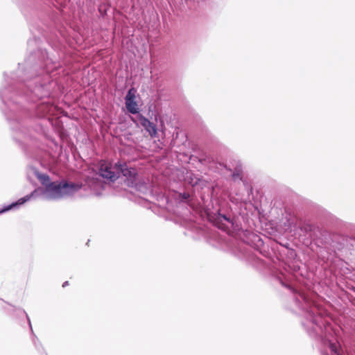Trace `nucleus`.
Here are the masks:
<instances>
[{"instance_id": "f257e3e1", "label": "nucleus", "mask_w": 355, "mask_h": 355, "mask_svg": "<svg viewBox=\"0 0 355 355\" xmlns=\"http://www.w3.org/2000/svg\"><path fill=\"white\" fill-rule=\"evenodd\" d=\"M35 177L40 183L44 186V188L39 187L35 189L29 195L18 200L20 205L28 201L32 198L41 197L44 200H58L67 196L73 195L81 189L82 184L72 182L55 183L51 181L49 176L46 173H42L37 170L34 171Z\"/></svg>"}, {"instance_id": "f03ea898", "label": "nucleus", "mask_w": 355, "mask_h": 355, "mask_svg": "<svg viewBox=\"0 0 355 355\" xmlns=\"http://www.w3.org/2000/svg\"><path fill=\"white\" fill-rule=\"evenodd\" d=\"M121 173L126 178L127 184L129 187L140 189L138 187L137 174L135 168H128L126 164H115L112 165L107 162L101 164L99 175L107 180L114 182Z\"/></svg>"}, {"instance_id": "7ed1b4c3", "label": "nucleus", "mask_w": 355, "mask_h": 355, "mask_svg": "<svg viewBox=\"0 0 355 355\" xmlns=\"http://www.w3.org/2000/svg\"><path fill=\"white\" fill-rule=\"evenodd\" d=\"M136 94L137 90L132 87L128 90L125 97V107L128 112L133 114H137L139 111V108L136 101Z\"/></svg>"}, {"instance_id": "20e7f679", "label": "nucleus", "mask_w": 355, "mask_h": 355, "mask_svg": "<svg viewBox=\"0 0 355 355\" xmlns=\"http://www.w3.org/2000/svg\"><path fill=\"white\" fill-rule=\"evenodd\" d=\"M140 123L151 137L156 136L157 128L156 125L153 123L150 122L148 119L144 116H141Z\"/></svg>"}, {"instance_id": "39448f33", "label": "nucleus", "mask_w": 355, "mask_h": 355, "mask_svg": "<svg viewBox=\"0 0 355 355\" xmlns=\"http://www.w3.org/2000/svg\"><path fill=\"white\" fill-rule=\"evenodd\" d=\"M88 186L96 195H99L104 189L105 184L98 179H92L88 181Z\"/></svg>"}, {"instance_id": "423d86ee", "label": "nucleus", "mask_w": 355, "mask_h": 355, "mask_svg": "<svg viewBox=\"0 0 355 355\" xmlns=\"http://www.w3.org/2000/svg\"><path fill=\"white\" fill-rule=\"evenodd\" d=\"M43 89V86H41V87H34L33 90H31V93H33L35 96L37 95L38 97L42 98L44 96H47L49 94V89L46 88L45 90H44L42 93H40V89Z\"/></svg>"}, {"instance_id": "0eeeda50", "label": "nucleus", "mask_w": 355, "mask_h": 355, "mask_svg": "<svg viewBox=\"0 0 355 355\" xmlns=\"http://www.w3.org/2000/svg\"><path fill=\"white\" fill-rule=\"evenodd\" d=\"M331 355H340L339 347L334 343H329Z\"/></svg>"}, {"instance_id": "6e6552de", "label": "nucleus", "mask_w": 355, "mask_h": 355, "mask_svg": "<svg viewBox=\"0 0 355 355\" xmlns=\"http://www.w3.org/2000/svg\"><path fill=\"white\" fill-rule=\"evenodd\" d=\"M19 205H20V204L18 203V201H17L15 202H12L10 205L4 207L2 209H0V214H3L4 212H6V211H9V210H10V209H13L15 207H18Z\"/></svg>"}, {"instance_id": "1a4fd4ad", "label": "nucleus", "mask_w": 355, "mask_h": 355, "mask_svg": "<svg viewBox=\"0 0 355 355\" xmlns=\"http://www.w3.org/2000/svg\"><path fill=\"white\" fill-rule=\"evenodd\" d=\"M0 98L2 99V101L3 102H5L6 101V97H5V95H4V92L3 90H0Z\"/></svg>"}, {"instance_id": "9d476101", "label": "nucleus", "mask_w": 355, "mask_h": 355, "mask_svg": "<svg viewBox=\"0 0 355 355\" xmlns=\"http://www.w3.org/2000/svg\"><path fill=\"white\" fill-rule=\"evenodd\" d=\"M182 197H183V198H184V199H185V200H186V199L189 198V194H187V193H184V194H183V196H182Z\"/></svg>"}, {"instance_id": "9b49d317", "label": "nucleus", "mask_w": 355, "mask_h": 355, "mask_svg": "<svg viewBox=\"0 0 355 355\" xmlns=\"http://www.w3.org/2000/svg\"><path fill=\"white\" fill-rule=\"evenodd\" d=\"M26 318H27L29 326H30L31 329H32V326H31V320H30V318H29V317L28 316L27 314H26Z\"/></svg>"}, {"instance_id": "f8f14e48", "label": "nucleus", "mask_w": 355, "mask_h": 355, "mask_svg": "<svg viewBox=\"0 0 355 355\" xmlns=\"http://www.w3.org/2000/svg\"><path fill=\"white\" fill-rule=\"evenodd\" d=\"M222 217L224 218V220L230 222V219L227 216H225V215H223Z\"/></svg>"}, {"instance_id": "ddd939ff", "label": "nucleus", "mask_w": 355, "mask_h": 355, "mask_svg": "<svg viewBox=\"0 0 355 355\" xmlns=\"http://www.w3.org/2000/svg\"><path fill=\"white\" fill-rule=\"evenodd\" d=\"M67 285H68V282H65L63 283L62 286L65 287Z\"/></svg>"}, {"instance_id": "4468645a", "label": "nucleus", "mask_w": 355, "mask_h": 355, "mask_svg": "<svg viewBox=\"0 0 355 355\" xmlns=\"http://www.w3.org/2000/svg\"><path fill=\"white\" fill-rule=\"evenodd\" d=\"M313 323H315V322H316L315 319H313Z\"/></svg>"}, {"instance_id": "2eb2a0df", "label": "nucleus", "mask_w": 355, "mask_h": 355, "mask_svg": "<svg viewBox=\"0 0 355 355\" xmlns=\"http://www.w3.org/2000/svg\"><path fill=\"white\" fill-rule=\"evenodd\" d=\"M50 111H51V110H50V109H49V110H46V112H50Z\"/></svg>"}]
</instances>
